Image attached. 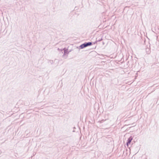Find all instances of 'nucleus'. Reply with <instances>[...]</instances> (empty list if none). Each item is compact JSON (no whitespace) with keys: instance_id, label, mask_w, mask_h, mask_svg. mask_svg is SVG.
Returning a JSON list of instances; mask_svg holds the SVG:
<instances>
[{"instance_id":"2","label":"nucleus","mask_w":159,"mask_h":159,"mask_svg":"<svg viewBox=\"0 0 159 159\" xmlns=\"http://www.w3.org/2000/svg\"><path fill=\"white\" fill-rule=\"evenodd\" d=\"M133 137L132 136H130L128 139V142L127 143V146H128V145L130 144L131 141L133 140Z\"/></svg>"},{"instance_id":"1","label":"nucleus","mask_w":159,"mask_h":159,"mask_svg":"<svg viewBox=\"0 0 159 159\" xmlns=\"http://www.w3.org/2000/svg\"><path fill=\"white\" fill-rule=\"evenodd\" d=\"M92 44V43L89 42L88 43H85L83 44H82L80 46V47L82 49L85 47H86L88 46L91 45Z\"/></svg>"}]
</instances>
